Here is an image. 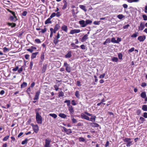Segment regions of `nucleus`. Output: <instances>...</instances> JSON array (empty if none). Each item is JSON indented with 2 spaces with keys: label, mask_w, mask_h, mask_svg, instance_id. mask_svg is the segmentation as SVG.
Instances as JSON below:
<instances>
[{
  "label": "nucleus",
  "mask_w": 147,
  "mask_h": 147,
  "mask_svg": "<svg viewBox=\"0 0 147 147\" xmlns=\"http://www.w3.org/2000/svg\"><path fill=\"white\" fill-rule=\"evenodd\" d=\"M63 131L66 132L67 134H70L72 133V131L70 129H67L64 127H62Z\"/></svg>",
  "instance_id": "7"
},
{
  "label": "nucleus",
  "mask_w": 147,
  "mask_h": 147,
  "mask_svg": "<svg viewBox=\"0 0 147 147\" xmlns=\"http://www.w3.org/2000/svg\"><path fill=\"white\" fill-rule=\"evenodd\" d=\"M59 41V40L58 39L55 38L53 40V42L56 45Z\"/></svg>",
  "instance_id": "37"
},
{
  "label": "nucleus",
  "mask_w": 147,
  "mask_h": 147,
  "mask_svg": "<svg viewBox=\"0 0 147 147\" xmlns=\"http://www.w3.org/2000/svg\"><path fill=\"white\" fill-rule=\"evenodd\" d=\"M88 35L87 34L85 35L82 38L81 40V42H83L86 41L88 38Z\"/></svg>",
  "instance_id": "17"
},
{
  "label": "nucleus",
  "mask_w": 147,
  "mask_h": 147,
  "mask_svg": "<svg viewBox=\"0 0 147 147\" xmlns=\"http://www.w3.org/2000/svg\"><path fill=\"white\" fill-rule=\"evenodd\" d=\"M105 74H101L100 75V76H99V78H104L105 76Z\"/></svg>",
  "instance_id": "57"
},
{
  "label": "nucleus",
  "mask_w": 147,
  "mask_h": 147,
  "mask_svg": "<svg viewBox=\"0 0 147 147\" xmlns=\"http://www.w3.org/2000/svg\"><path fill=\"white\" fill-rule=\"evenodd\" d=\"M10 19L11 21H13V22H16L18 20L17 17L16 16H11Z\"/></svg>",
  "instance_id": "19"
},
{
  "label": "nucleus",
  "mask_w": 147,
  "mask_h": 147,
  "mask_svg": "<svg viewBox=\"0 0 147 147\" xmlns=\"http://www.w3.org/2000/svg\"><path fill=\"white\" fill-rule=\"evenodd\" d=\"M71 103L73 105H76V103L74 100H72Z\"/></svg>",
  "instance_id": "63"
},
{
  "label": "nucleus",
  "mask_w": 147,
  "mask_h": 147,
  "mask_svg": "<svg viewBox=\"0 0 147 147\" xmlns=\"http://www.w3.org/2000/svg\"><path fill=\"white\" fill-rule=\"evenodd\" d=\"M142 110L144 111H147V106L146 105H143L142 108Z\"/></svg>",
  "instance_id": "34"
},
{
  "label": "nucleus",
  "mask_w": 147,
  "mask_h": 147,
  "mask_svg": "<svg viewBox=\"0 0 147 147\" xmlns=\"http://www.w3.org/2000/svg\"><path fill=\"white\" fill-rule=\"evenodd\" d=\"M146 38V36L144 35L140 36H139L138 37V39L140 42H142L144 41V40Z\"/></svg>",
  "instance_id": "9"
},
{
  "label": "nucleus",
  "mask_w": 147,
  "mask_h": 147,
  "mask_svg": "<svg viewBox=\"0 0 147 147\" xmlns=\"http://www.w3.org/2000/svg\"><path fill=\"white\" fill-rule=\"evenodd\" d=\"M38 53V52H36L35 53H33L32 55L31 58V59H33L34 58H35L36 57V56Z\"/></svg>",
  "instance_id": "20"
},
{
  "label": "nucleus",
  "mask_w": 147,
  "mask_h": 147,
  "mask_svg": "<svg viewBox=\"0 0 147 147\" xmlns=\"http://www.w3.org/2000/svg\"><path fill=\"white\" fill-rule=\"evenodd\" d=\"M68 109L71 115H73L74 113V110L72 106L68 107Z\"/></svg>",
  "instance_id": "11"
},
{
  "label": "nucleus",
  "mask_w": 147,
  "mask_h": 147,
  "mask_svg": "<svg viewBox=\"0 0 147 147\" xmlns=\"http://www.w3.org/2000/svg\"><path fill=\"white\" fill-rule=\"evenodd\" d=\"M72 52L70 51H67V53L66 54L65 57L66 58H70L72 56L71 55Z\"/></svg>",
  "instance_id": "15"
},
{
  "label": "nucleus",
  "mask_w": 147,
  "mask_h": 147,
  "mask_svg": "<svg viewBox=\"0 0 147 147\" xmlns=\"http://www.w3.org/2000/svg\"><path fill=\"white\" fill-rule=\"evenodd\" d=\"M71 119L72 120L73 123H77V120L74 118V116L72 115L71 116Z\"/></svg>",
  "instance_id": "25"
},
{
  "label": "nucleus",
  "mask_w": 147,
  "mask_h": 147,
  "mask_svg": "<svg viewBox=\"0 0 147 147\" xmlns=\"http://www.w3.org/2000/svg\"><path fill=\"white\" fill-rule=\"evenodd\" d=\"M85 22L86 23L85 24H86V26L88 24H91L92 22L91 20H86Z\"/></svg>",
  "instance_id": "38"
},
{
  "label": "nucleus",
  "mask_w": 147,
  "mask_h": 147,
  "mask_svg": "<svg viewBox=\"0 0 147 147\" xmlns=\"http://www.w3.org/2000/svg\"><path fill=\"white\" fill-rule=\"evenodd\" d=\"M28 140L27 139H25L24 141H23L22 142V144L24 145L26 144L28 142Z\"/></svg>",
  "instance_id": "40"
},
{
  "label": "nucleus",
  "mask_w": 147,
  "mask_h": 147,
  "mask_svg": "<svg viewBox=\"0 0 147 147\" xmlns=\"http://www.w3.org/2000/svg\"><path fill=\"white\" fill-rule=\"evenodd\" d=\"M141 97L143 98H145L146 97V94L145 92H142L140 95Z\"/></svg>",
  "instance_id": "28"
},
{
  "label": "nucleus",
  "mask_w": 147,
  "mask_h": 147,
  "mask_svg": "<svg viewBox=\"0 0 147 147\" xmlns=\"http://www.w3.org/2000/svg\"><path fill=\"white\" fill-rule=\"evenodd\" d=\"M7 24L9 26H11V27L12 28L15 27L16 26V24L15 23H8Z\"/></svg>",
  "instance_id": "24"
},
{
  "label": "nucleus",
  "mask_w": 147,
  "mask_h": 147,
  "mask_svg": "<svg viewBox=\"0 0 147 147\" xmlns=\"http://www.w3.org/2000/svg\"><path fill=\"white\" fill-rule=\"evenodd\" d=\"M59 116L61 118H65L66 117V115L64 113H60Z\"/></svg>",
  "instance_id": "27"
},
{
  "label": "nucleus",
  "mask_w": 147,
  "mask_h": 147,
  "mask_svg": "<svg viewBox=\"0 0 147 147\" xmlns=\"http://www.w3.org/2000/svg\"><path fill=\"white\" fill-rule=\"evenodd\" d=\"M90 125L94 127H98L99 125L98 124L95 123H90Z\"/></svg>",
  "instance_id": "22"
},
{
  "label": "nucleus",
  "mask_w": 147,
  "mask_h": 147,
  "mask_svg": "<svg viewBox=\"0 0 147 147\" xmlns=\"http://www.w3.org/2000/svg\"><path fill=\"white\" fill-rule=\"evenodd\" d=\"M33 129L35 132L37 133L39 130V127L37 125H34L32 126Z\"/></svg>",
  "instance_id": "13"
},
{
  "label": "nucleus",
  "mask_w": 147,
  "mask_h": 147,
  "mask_svg": "<svg viewBox=\"0 0 147 147\" xmlns=\"http://www.w3.org/2000/svg\"><path fill=\"white\" fill-rule=\"evenodd\" d=\"M79 23L82 27H84L86 26V24H85L86 23V22L84 20H82L79 21Z\"/></svg>",
  "instance_id": "14"
},
{
  "label": "nucleus",
  "mask_w": 147,
  "mask_h": 147,
  "mask_svg": "<svg viewBox=\"0 0 147 147\" xmlns=\"http://www.w3.org/2000/svg\"><path fill=\"white\" fill-rule=\"evenodd\" d=\"M81 31L80 29H74L71 30L70 34H73L75 33H79Z\"/></svg>",
  "instance_id": "8"
},
{
  "label": "nucleus",
  "mask_w": 147,
  "mask_h": 147,
  "mask_svg": "<svg viewBox=\"0 0 147 147\" xmlns=\"http://www.w3.org/2000/svg\"><path fill=\"white\" fill-rule=\"evenodd\" d=\"M112 60L113 62H117L118 61V59L116 57H113L112 59Z\"/></svg>",
  "instance_id": "39"
},
{
  "label": "nucleus",
  "mask_w": 147,
  "mask_h": 147,
  "mask_svg": "<svg viewBox=\"0 0 147 147\" xmlns=\"http://www.w3.org/2000/svg\"><path fill=\"white\" fill-rule=\"evenodd\" d=\"M40 93V91H38L36 92L35 96L33 99L34 100H37L39 99Z\"/></svg>",
  "instance_id": "10"
},
{
  "label": "nucleus",
  "mask_w": 147,
  "mask_h": 147,
  "mask_svg": "<svg viewBox=\"0 0 147 147\" xmlns=\"http://www.w3.org/2000/svg\"><path fill=\"white\" fill-rule=\"evenodd\" d=\"M18 66H17L15 68L13 69L12 70L14 71H16L18 70Z\"/></svg>",
  "instance_id": "61"
},
{
  "label": "nucleus",
  "mask_w": 147,
  "mask_h": 147,
  "mask_svg": "<svg viewBox=\"0 0 147 147\" xmlns=\"http://www.w3.org/2000/svg\"><path fill=\"white\" fill-rule=\"evenodd\" d=\"M9 51V49L7 48L6 47H5L3 48V51L4 53H6V52L8 51Z\"/></svg>",
  "instance_id": "48"
},
{
  "label": "nucleus",
  "mask_w": 147,
  "mask_h": 147,
  "mask_svg": "<svg viewBox=\"0 0 147 147\" xmlns=\"http://www.w3.org/2000/svg\"><path fill=\"white\" fill-rule=\"evenodd\" d=\"M49 115L50 116L54 118V119L56 118L57 117V115L56 114H54V113H53V114L50 113L49 114Z\"/></svg>",
  "instance_id": "35"
},
{
  "label": "nucleus",
  "mask_w": 147,
  "mask_h": 147,
  "mask_svg": "<svg viewBox=\"0 0 147 147\" xmlns=\"http://www.w3.org/2000/svg\"><path fill=\"white\" fill-rule=\"evenodd\" d=\"M129 26V25L128 24L125 25L123 26V28L124 29H126L128 28Z\"/></svg>",
  "instance_id": "59"
},
{
  "label": "nucleus",
  "mask_w": 147,
  "mask_h": 147,
  "mask_svg": "<svg viewBox=\"0 0 147 147\" xmlns=\"http://www.w3.org/2000/svg\"><path fill=\"white\" fill-rule=\"evenodd\" d=\"M117 17L119 19L121 20L125 18V16L123 14H119L117 16Z\"/></svg>",
  "instance_id": "29"
},
{
  "label": "nucleus",
  "mask_w": 147,
  "mask_h": 147,
  "mask_svg": "<svg viewBox=\"0 0 147 147\" xmlns=\"http://www.w3.org/2000/svg\"><path fill=\"white\" fill-rule=\"evenodd\" d=\"M71 12L72 13V14L74 16L76 14H77L78 12L76 13H75L74 10L73 9L71 10Z\"/></svg>",
  "instance_id": "53"
},
{
  "label": "nucleus",
  "mask_w": 147,
  "mask_h": 147,
  "mask_svg": "<svg viewBox=\"0 0 147 147\" xmlns=\"http://www.w3.org/2000/svg\"><path fill=\"white\" fill-rule=\"evenodd\" d=\"M40 110V109L39 108L35 110L36 112V122L38 124H41L42 122V118L38 112Z\"/></svg>",
  "instance_id": "1"
},
{
  "label": "nucleus",
  "mask_w": 147,
  "mask_h": 147,
  "mask_svg": "<svg viewBox=\"0 0 147 147\" xmlns=\"http://www.w3.org/2000/svg\"><path fill=\"white\" fill-rule=\"evenodd\" d=\"M51 18H50L49 17L45 21V24H47L49 23H51V21L50 20H51Z\"/></svg>",
  "instance_id": "30"
},
{
  "label": "nucleus",
  "mask_w": 147,
  "mask_h": 147,
  "mask_svg": "<svg viewBox=\"0 0 147 147\" xmlns=\"http://www.w3.org/2000/svg\"><path fill=\"white\" fill-rule=\"evenodd\" d=\"M143 116L145 118H147V113L146 112L144 113Z\"/></svg>",
  "instance_id": "64"
},
{
  "label": "nucleus",
  "mask_w": 147,
  "mask_h": 147,
  "mask_svg": "<svg viewBox=\"0 0 147 147\" xmlns=\"http://www.w3.org/2000/svg\"><path fill=\"white\" fill-rule=\"evenodd\" d=\"M111 42H112L117 43L118 42H117V40L115 39L114 38H113L111 39Z\"/></svg>",
  "instance_id": "41"
},
{
  "label": "nucleus",
  "mask_w": 147,
  "mask_h": 147,
  "mask_svg": "<svg viewBox=\"0 0 147 147\" xmlns=\"http://www.w3.org/2000/svg\"><path fill=\"white\" fill-rule=\"evenodd\" d=\"M47 64H44L42 68V73H44L47 69Z\"/></svg>",
  "instance_id": "21"
},
{
  "label": "nucleus",
  "mask_w": 147,
  "mask_h": 147,
  "mask_svg": "<svg viewBox=\"0 0 147 147\" xmlns=\"http://www.w3.org/2000/svg\"><path fill=\"white\" fill-rule=\"evenodd\" d=\"M23 70V66H22L18 70V72L19 73H20Z\"/></svg>",
  "instance_id": "49"
},
{
  "label": "nucleus",
  "mask_w": 147,
  "mask_h": 147,
  "mask_svg": "<svg viewBox=\"0 0 147 147\" xmlns=\"http://www.w3.org/2000/svg\"><path fill=\"white\" fill-rule=\"evenodd\" d=\"M138 33L136 32L132 35H131V37L132 38H136L138 36Z\"/></svg>",
  "instance_id": "42"
},
{
  "label": "nucleus",
  "mask_w": 147,
  "mask_h": 147,
  "mask_svg": "<svg viewBox=\"0 0 147 147\" xmlns=\"http://www.w3.org/2000/svg\"><path fill=\"white\" fill-rule=\"evenodd\" d=\"M79 7L82 9L86 12L87 11V9L86 8L85 6L83 5H80L79 6Z\"/></svg>",
  "instance_id": "23"
},
{
  "label": "nucleus",
  "mask_w": 147,
  "mask_h": 147,
  "mask_svg": "<svg viewBox=\"0 0 147 147\" xmlns=\"http://www.w3.org/2000/svg\"><path fill=\"white\" fill-rule=\"evenodd\" d=\"M35 42L37 43H40L41 42L40 40L38 39H36L35 40Z\"/></svg>",
  "instance_id": "52"
},
{
  "label": "nucleus",
  "mask_w": 147,
  "mask_h": 147,
  "mask_svg": "<svg viewBox=\"0 0 147 147\" xmlns=\"http://www.w3.org/2000/svg\"><path fill=\"white\" fill-rule=\"evenodd\" d=\"M64 95V93L62 91L60 92L59 93V96L60 97H63Z\"/></svg>",
  "instance_id": "46"
},
{
  "label": "nucleus",
  "mask_w": 147,
  "mask_h": 147,
  "mask_svg": "<svg viewBox=\"0 0 147 147\" xmlns=\"http://www.w3.org/2000/svg\"><path fill=\"white\" fill-rule=\"evenodd\" d=\"M134 50V47H132L129 49L128 50V52L129 53H131Z\"/></svg>",
  "instance_id": "55"
},
{
  "label": "nucleus",
  "mask_w": 147,
  "mask_h": 147,
  "mask_svg": "<svg viewBox=\"0 0 147 147\" xmlns=\"http://www.w3.org/2000/svg\"><path fill=\"white\" fill-rule=\"evenodd\" d=\"M145 120V119L142 117H140V123H143Z\"/></svg>",
  "instance_id": "31"
},
{
  "label": "nucleus",
  "mask_w": 147,
  "mask_h": 147,
  "mask_svg": "<svg viewBox=\"0 0 147 147\" xmlns=\"http://www.w3.org/2000/svg\"><path fill=\"white\" fill-rule=\"evenodd\" d=\"M75 95L77 98H79V91H76L75 92Z\"/></svg>",
  "instance_id": "45"
},
{
  "label": "nucleus",
  "mask_w": 147,
  "mask_h": 147,
  "mask_svg": "<svg viewBox=\"0 0 147 147\" xmlns=\"http://www.w3.org/2000/svg\"><path fill=\"white\" fill-rule=\"evenodd\" d=\"M47 29L46 28H45L44 29H41V31L40 32H41L42 33H44L45 32L47 31Z\"/></svg>",
  "instance_id": "54"
},
{
  "label": "nucleus",
  "mask_w": 147,
  "mask_h": 147,
  "mask_svg": "<svg viewBox=\"0 0 147 147\" xmlns=\"http://www.w3.org/2000/svg\"><path fill=\"white\" fill-rule=\"evenodd\" d=\"M118 57L119 59H121L122 58V55L121 53H119L118 54Z\"/></svg>",
  "instance_id": "56"
},
{
  "label": "nucleus",
  "mask_w": 147,
  "mask_h": 147,
  "mask_svg": "<svg viewBox=\"0 0 147 147\" xmlns=\"http://www.w3.org/2000/svg\"><path fill=\"white\" fill-rule=\"evenodd\" d=\"M145 23L144 22H141L140 23V26H138V30H142L145 27Z\"/></svg>",
  "instance_id": "5"
},
{
  "label": "nucleus",
  "mask_w": 147,
  "mask_h": 147,
  "mask_svg": "<svg viewBox=\"0 0 147 147\" xmlns=\"http://www.w3.org/2000/svg\"><path fill=\"white\" fill-rule=\"evenodd\" d=\"M79 140L80 142H84L85 141V139L82 137H80L79 138Z\"/></svg>",
  "instance_id": "44"
},
{
  "label": "nucleus",
  "mask_w": 147,
  "mask_h": 147,
  "mask_svg": "<svg viewBox=\"0 0 147 147\" xmlns=\"http://www.w3.org/2000/svg\"><path fill=\"white\" fill-rule=\"evenodd\" d=\"M45 59V56H44V53H42L41 55V56L40 57V61L39 63H40L41 64L42 63V62L44 61Z\"/></svg>",
  "instance_id": "16"
},
{
  "label": "nucleus",
  "mask_w": 147,
  "mask_h": 147,
  "mask_svg": "<svg viewBox=\"0 0 147 147\" xmlns=\"http://www.w3.org/2000/svg\"><path fill=\"white\" fill-rule=\"evenodd\" d=\"M56 16V13H53L49 17L51 19L53 18L54 17Z\"/></svg>",
  "instance_id": "51"
},
{
  "label": "nucleus",
  "mask_w": 147,
  "mask_h": 147,
  "mask_svg": "<svg viewBox=\"0 0 147 147\" xmlns=\"http://www.w3.org/2000/svg\"><path fill=\"white\" fill-rule=\"evenodd\" d=\"M127 1L129 3L133 2H137L139 1V0H127Z\"/></svg>",
  "instance_id": "33"
},
{
  "label": "nucleus",
  "mask_w": 147,
  "mask_h": 147,
  "mask_svg": "<svg viewBox=\"0 0 147 147\" xmlns=\"http://www.w3.org/2000/svg\"><path fill=\"white\" fill-rule=\"evenodd\" d=\"M81 117L83 119H85L88 121L90 120L89 117L83 113H81Z\"/></svg>",
  "instance_id": "12"
},
{
  "label": "nucleus",
  "mask_w": 147,
  "mask_h": 147,
  "mask_svg": "<svg viewBox=\"0 0 147 147\" xmlns=\"http://www.w3.org/2000/svg\"><path fill=\"white\" fill-rule=\"evenodd\" d=\"M51 140L49 139H46L45 140V144L44 147H51L50 144Z\"/></svg>",
  "instance_id": "6"
},
{
  "label": "nucleus",
  "mask_w": 147,
  "mask_h": 147,
  "mask_svg": "<svg viewBox=\"0 0 147 147\" xmlns=\"http://www.w3.org/2000/svg\"><path fill=\"white\" fill-rule=\"evenodd\" d=\"M131 139L130 138H126L123 139V140L124 142L127 143L126 146L129 147L131 146L132 144V141H131Z\"/></svg>",
  "instance_id": "2"
},
{
  "label": "nucleus",
  "mask_w": 147,
  "mask_h": 147,
  "mask_svg": "<svg viewBox=\"0 0 147 147\" xmlns=\"http://www.w3.org/2000/svg\"><path fill=\"white\" fill-rule=\"evenodd\" d=\"M27 84L26 82H23V83L21 85V88H24L27 86Z\"/></svg>",
  "instance_id": "26"
},
{
  "label": "nucleus",
  "mask_w": 147,
  "mask_h": 147,
  "mask_svg": "<svg viewBox=\"0 0 147 147\" xmlns=\"http://www.w3.org/2000/svg\"><path fill=\"white\" fill-rule=\"evenodd\" d=\"M56 15L57 17H59L61 16V14L60 12H57L56 14Z\"/></svg>",
  "instance_id": "62"
},
{
  "label": "nucleus",
  "mask_w": 147,
  "mask_h": 147,
  "mask_svg": "<svg viewBox=\"0 0 147 147\" xmlns=\"http://www.w3.org/2000/svg\"><path fill=\"white\" fill-rule=\"evenodd\" d=\"M60 28V26L59 25V24H57L55 26L54 29H55L57 30L59 28Z\"/></svg>",
  "instance_id": "36"
},
{
  "label": "nucleus",
  "mask_w": 147,
  "mask_h": 147,
  "mask_svg": "<svg viewBox=\"0 0 147 147\" xmlns=\"http://www.w3.org/2000/svg\"><path fill=\"white\" fill-rule=\"evenodd\" d=\"M9 136H5L3 139V140L4 141H7L9 138Z\"/></svg>",
  "instance_id": "50"
},
{
  "label": "nucleus",
  "mask_w": 147,
  "mask_h": 147,
  "mask_svg": "<svg viewBox=\"0 0 147 147\" xmlns=\"http://www.w3.org/2000/svg\"><path fill=\"white\" fill-rule=\"evenodd\" d=\"M67 3L66 2H65L64 5L62 7V9L63 10L65 9L67 7Z\"/></svg>",
  "instance_id": "43"
},
{
  "label": "nucleus",
  "mask_w": 147,
  "mask_h": 147,
  "mask_svg": "<svg viewBox=\"0 0 147 147\" xmlns=\"http://www.w3.org/2000/svg\"><path fill=\"white\" fill-rule=\"evenodd\" d=\"M85 114L87 115L91 116V117L90 119V121L92 122H94L95 121V119L96 118V117L95 116H92V114H90L87 112H84Z\"/></svg>",
  "instance_id": "3"
},
{
  "label": "nucleus",
  "mask_w": 147,
  "mask_h": 147,
  "mask_svg": "<svg viewBox=\"0 0 147 147\" xmlns=\"http://www.w3.org/2000/svg\"><path fill=\"white\" fill-rule=\"evenodd\" d=\"M64 66L65 67V70L68 73H70L71 71V68L69 65L68 64L67 62H65Z\"/></svg>",
  "instance_id": "4"
},
{
  "label": "nucleus",
  "mask_w": 147,
  "mask_h": 147,
  "mask_svg": "<svg viewBox=\"0 0 147 147\" xmlns=\"http://www.w3.org/2000/svg\"><path fill=\"white\" fill-rule=\"evenodd\" d=\"M81 48L82 49H86V47L84 45H82L80 46Z\"/></svg>",
  "instance_id": "58"
},
{
  "label": "nucleus",
  "mask_w": 147,
  "mask_h": 147,
  "mask_svg": "<svg viewBox=\"0 0 147 147\" xmlns=\"http://www.w3.org/2000/svg\"><path fill=\"white\" fill-rule=\"evenodd\" d=\"M27 13V12L26 11H24L22 13V15L24 16H26Z\"/></svg>",
  "instance_id": "60"
},
{
  "label": "nucleus",
  "mask_w": 147,
  "mask_h": 147,
  "mask_svg": "<svg viewBox=\"0 0 147 147\" xmlns=\"http://www.w3.org/2000/svg\"><path fill=\"white\" fill-rule=\"evenodd\" d=\"M142 17L144 20L146 21L147 20V16L146 15H142Z\"/></svg>",
  "instance_id": "47"
},
{
  "label": "nucleus",
  "mask_w": 147,
  "mask_h": 147,
  "mask_svg": "<svg viewBox=\"0 0 147 147\" xmlns=\"http://www.w3.org/2000/svg\"><path fill=\"white\" fill-rule=\"evenodd\" d=\"M61 29L62 30L65 31V32H67L68 29L67 26L66 25H63L61 28Z\"/></svg>",
  "instance_id": "18"
},
{
  "label": "nucleus",
  "mask_w": 147,
  "mask_h": 147,
  "mask_svg": "<svg viewBox=\"0 0 147 147\" xmlns=\"http://www.w3.org/2000/svg\"><path fill=\"white\" fill-rule=\"evenodd\" d=\"M64 103H67V105L68 106V107L71 106L70 105V101L69 100H65L64 101Z\"/></svg>",
  "instance_id": "32"
}]
</instances>
